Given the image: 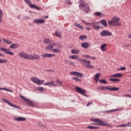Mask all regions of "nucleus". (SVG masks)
<instances>
[{"mask_svg":"<svg viewBox=\"0 0 131 131\" xmlns=\"http://www.w3.org/2000/svg\"><path fill=\"white\" fill-rule=\"evenodd\" d=\"M30 54H26L24 52H20L18 53V55L21 58H24V59H26L27 60H29V57Z\"/></svg>","mask_w":131,"mask_h":131,"instance_id":"11","label":"nucleus"},{"mask_svg":"<svg viewBox=\"0 0 131 131\" xmlns=\"http://www.w3.org/2000/svg\"><path fill=\"white\" fill-rule=\"evenodd\" d=\"M44 85H50V82L45 83Z\"/></svg>","mask_w":131,"mask_h":131,"instance_id":"55","label":"nucleus"},{"mask_svg":"<svg viewBox=\"0 0 131 131\" xmlns=\"http://www.w3.org/2000/svg\"><path fill=\"white\" fill-rule=\"evenodd\" d=\"M80 61L82 62L83 65H84L87 68H90V69L94 68V67L91 65L90 61L87 60L86 59H80Z\"/></svg>","mask_w":131,"mask_h":131,"instance_id":"6","label":"nucleus"},{"mask_svg":"<svg viewBox=\"0 0 131 131\" xmlns=\"http://www.w3.org/2000/svg\"><path fill=\"white\" fill-rule=\"evenodd\" d=\"M86 128H89L90 129H99L100 127L95 126H88Z\"/></svg>","mask_w":131,"mask_h":131,"instance_id":"26","label":"nucleus"},{"mask_svg":"<svg viewBox=\"0 0 131 131\" xmlns=\"http://www.w3.org/2000/svg\"><path fill=\"white\" fill-rule=\"evenodd\" d=\"M40 58V56H38L37 54H35L34 55H32L31 54H30L29 60H38Z\"/></svg>","mask_w":131,"mask_h":131,"instance_id":"12","label":"nucleus"},{"mask_svg":"<svg viewBox=\"0 0 131 131\" xmlns=\"http://www.w3.org/2000/svg\"><path fill=\"white\" fill-rule=\"evenodd\" d=\"M83 57H84V58H86V59H91V56L90 55H83Z\"/></svg>","mask_w":131,"mask_h":131,"instance_id":"50","label":"nucleus"},{"mask_svg":"<svg viewBox=\"0 0 131 131\" xmlns=\"http://www.w3.org/2000/svg\"><path fill=\"white\" fill-rule=\"evenodd\" d=\"M18 19H20V16H18Z\"/></svg>","mask_w":131,"mask_h":131,"instance_id":"64","label":"nucleus"},{"mask_svg":"<svg viewBox=\"0 0 131 131\" xmlns=\"http://www.w3.org/2000/svg\"><path fill=\"white\" fill-rule=\"evenodd\" d=\"M3 16V11L0 9V23H2V17Z\"/></svg>","mask_w":131,"mask_h":131,"instance_id":"44","label":"nucleus"},{"mask_svg":"<svg viewBox=\"0 0 131 131\" xmlns=\"http://www.w3.org/2000/svg\"><path fill=\"white\" fill-rule=\"evenodd\" d=\"M110 81H113L114 82H118L119 81H120V79H114V78H112V79H110Z\"/></svg>","mask_w":131,"mask_h":131,"instance_id":"32","label":"nucleus"},{"mask_svg":"<svg viewBox=\"0 0 131 131\" xmlns=\"http://www.w3.org/2000/svg\"><path fill=\"white\" fill-rule=\"evenodd\" d=\"M99 82H101V83H104V84H106L107 83V81L106 80L101 79L99 80Z\"/></svg>","mask_w":131,"mask_h":131,"instance_id":"42","label":"nucleus"},{"mask_svg":"<svg viewBox=\"0 0 131 131\" xmlns=\"http://www.w3.org/2000/svg\"><path fill=\"white\" fill-rule=\"evenodd\" d=\"M81 21L83 23V24L85 25V26H91L92 24H94L93 23H88L86 21L83 20V19H81Z\"/></svg>","mask_w":131,"mask_h":131,"instance_id":"30","label":"nucleus"},{"mask_svg":"<svg viewBox=\"0 0 131 131\" xmlns=\"http://www.w3.org/2000/svg\"><path fill=\"white\" fill-rule=\"evenodd\" d=\"M93 28L94 29H95V30H98V29H100V27L96 24H94L93 25Z\"/></svg>","mask_w":131,"mask_h":131,"instance_id":"39","label":"nucleus"},{"mask_svg":"<svg viewBox=\"0 0 131 131\" xmlns=\"http://www.w3.org/2000/svg\"><path fill=\"white\" fill-rule=\"evenodd\" d=\"M70 59H77L78 55H71L69 56Z\"/></svg>","mask_w":131,"mask_h":131,"instance_id":"38","label":"nucleus"},{"mask_svg":"<svg viewBox=\"0 0 131 131\" xmlns=\"http://www.w3.org/2000/svg\"><path fill=\"white\" fill-rule=\"evenodd\" d=\"M2 39L5 43H7V45H11V43H13V41L9 40V39H6L5 38H3Z\"/></svg>","mask_w":131,"mask_h":131,"instance_id":"20","label":"nucleus"},{"mask_svg":"<svg viewBox=\"0 0 131 131\" xmlns=\"http://www.w3.org/2000/svg\"><path fill=\"white\" fill-rule=\"evenodd\" d=\"M117 126L118 127H126V124L119 125Z\"/></svg>","mask_w":131,"mask_h":131,"instance_id":"46","label":"nucleus"},{"mask_svg":"<svg viewBox=\"0 0 131 131\" xmlns=\"http://www.w3.org/2000/svg\"><path fill=\"white\" fill-rule=\"evenodd\" d=\"M25 3L26 4H27V5H28L29 6L31 5V2H30V1L29 0H24Z\"/></svg>","mask_w":131,"mask_h":131,"instance_id":"48","label":"nucleus"},{"mask_svg":"<svg viewBox=\"0 0 131 131\" xmlns=\"http://www.w3.org/2000/svg\"><path fill=\"white\" fill-rule=\"evenodd\" d=\"M124 47H129V45H124Z\"/></svg>","mask_w":131,"mask_h":131,"instance_id":"61","label":"nucleus"},{"mask_svg":"<svg viewBox=\"0 0 131 131\" xmlns=\"http://www.w3.org/2000/svg\"><path fill=\"white\" fill-rule=\"evenodd\" d=\"M49 45L50 46L51 49L53 50V48H54V47L57 46V44H56V43H53Z\"/></svg>","mask_w":131,"mask_h":131,"instance_id":"47","label":"nucleus"},{"mask_svg":"<svg viewBox=\"0 0 131 131\" xmlns=\"http://www.w3.org/2000/svg\"><path fill=\"white\" fill-rule=\"evenodd\" d=\"M101 22L103 26H107V22L106 21V20H102Z\"/></svg>","mask_w":131,"mask_h":131,"instance_id":"40","label":"nucleus"},{"mask_svg":"<svg viewBox=\"0 0 131 131\" xmlns=\"http://www.w3.org/2000/svg\"><path fill=\"white\" fill-rule=\"evenodd\" d=\"M44 43H46V45H50L51 42H52V41L49 39H45L43 40Z\"/></svg>","mask_w":131,"mask_h":131,"instance_id":"31","label":"nucleus"},{"mask_svg":"<svg viewBox=\"0 0 131 131\" xmlns=\"http://www.w3.org/2000/svg\"><path fill=\"white\" fill-rule=\"evenodd\" d=\"M20 97L23 99L24 101L26 102V103H27L28 105L31 106V107H34V102L29 100L28 99L26 98L24 96L22 95H20Z\"/></svg>","mask_w":131,"mask_h":131,"instance_id":"7","label":"nucleus"},{"mask_svg":"<svg viewBox=\"0 0 131 131\" xmlns=\"http://www.w3.org/2000/svg\"><path fill=\"white\" fill-rule=\"evenodd\" d=\"M1 56H2L3 57L4 56V55L0 53V57H1Z\"/></svg>","mask_w":131,"mask_h":131,"instance_id":"62","label":"nucleus"},{"mask_svg":"<svg viewBox=\"0 0 131 131\" xmlns=\"http://www.w3.org/2000/svg\"><path fill=\"white\" fill-rule=\"evenodd\" d=\"M34 23L36 24H43L45 23V20L43 19H35L33 21Z\"/></svg>","mask_w":131,"mask_h":131,"instance_id":"17","label":"nucleus"},{"mask_svg":"<svg viewBox=\"0 0 131 131\" xmlns=\"http://www.w3.org/2000/svg\"><path fill=\"white\" fill-rule=\"evenodd\" d=\"M91 104H93V103H92V102H89V103H88L86 106H89L90 105H91Z\"/></svg>","mask_w":131,"mask_h":131,"instance_id":"58","label":"nucleus"},{"mask_svg":"<svg viewBox=\"0 0 131 131\" xmlns=\"http://www.w3.org/2000/svg\"><path fill=\"white\" fill-rule=\"evenodd\" d=\"M42 58H52L53 57H56V54L52 53H46L42 56Z\"/></svg>","mask_w":131,"mask_h":131,"instance_id":"15","label":"nucleus"},{"mask_svg":"<svg viewBox=\"0 0 131 131\" xmlns=\"http://www.w3.org/2000/svg\"><path fill=\"white\" fill-rule=\"evenodd\" d=\"M67 4H68V5H71V2H70V1L68 0L66 1Z\"/></svg>","mask_w":131,"mask_h":131,"instance_id":"54","label":"nucleus"},{"mask_svg":"<svg viewBox=\"0 0 131 131\" xmlns=\"http://www.w3.org/2000/svg\"><path fill=\"white\" fill-rule=\"evenodd\" d=\"M98 90H107V91H110L111 92H117V91H119V88L115 87L108 86H99L97 88Z\"/></svg>","mask_w":131,"mask_h":131,"instance_id":"3","label":"nucleus"},{"mask_svg":"<svg viewBox=\"0 0 131 131\" xmlns=\"http://www.w3.org/2000/svg\"><path fill=\"white\" fill-rule=\"evenodd\" d=\"M125 97L127 98H131V95L130 94H125L124 95Z\"/></svg>","mask_w":131,"mask_h":131,"instance_id":"52","label":"nucleus"},{"mask_svg":"<svg viewBox=\"0 0 131 131\" xmlns=\"http://www.w3.org/2000/svg\"><path fill=\"white\" fill-rule=\"evenodd\" d=\"M95 16H98V17H102V16H103V14H102V13L100 12H95Z\"/></svg>","mask_w":131,"mask_h":131,"instance_id":"37","label":"nucleus"},{"mask_svg":"<svg viewBox=\"0 0 131 131\" xmlns=\"http://www.w3.org/2000/svg\"><path fill=\"white\" fill-rule=\"evenodd\" d=\"M45 49L46 50V51H50V50L52 51V50L50 45L46 46Z\"/></svg>","mask_w":131,"mask_h":131,"instance_id":"41","label":"nucleus"},{"mask_svg":"<svg viewBox=\"0 0 131 131\" xmlns=\"http://www.w3.org/2000/svg\"><path fill=\"white\" fill-rule=\"evenodd\" d=\"M91 121H94V122H96L92 124H94L95 125H96V124H98L99 125H104L105 126H108V127H112V125L108 123H105V122L101 119L93 118L91 119Z\"/></svg>","mask_w":131,"mask_h":131,"instance_id":"1","label":"nucleus"},{"mask_svg":"<svg viewBox=\"0 0 131 131\" xmlns=\"http://www.w3.org/2000/svg\"><path fill=\"white\" fill-rule=\"evenodd\" d=\"M37 90H38V91H39V92H43L45 89L42 87H38V88H37Z\"/></svg>","mask_w":131,"mask_h":131,"instance_id":"45","label":"nucleus"},{"mask_svg":"<svg viewBox=\"0 0 131 131\" xmlns=\"http://www.w3.org/2000/svg\"><path fill=\"white\" fill-rule=\"evenodd\" d=\"M55 34L56 36H57V37H59V38H61L62 34L60 33V31H55Z\"/></svg>","mask_w":131,"mask_h":131,"instance_id":"27","label":"nucleus"},{"mask_svg":"<svg viewBox=\"0 0 131 131\" xmlns=\"http://www.w3.org/2000/svg\"><path fill=\"white\" fill-rule=\"evenodd\" d=\"M127 127H130L131 126V122H128L127 124H126Z\"/></svg>","mask_w":131,"mask_h":131,"instance_id":"51","label":"nucleus"},{"mask_svg":"<svg viewBox=\"0 0 131 131\" xmlns=\"http://www.w3.org/2000/svg\"><path fill=\"white\" fill-rule=\"evenodd\" d=\"M2 90H3V91H6L7 92H10V93H13L12 90H9L7 88H0V91H2Z\"/></svg>","mask_w":131,"mask_h":131,"instance_id":"33","label":"nucleus"},{"mask_svg":"<svg viewBox=\"0 0 131 131\" xmlns=\"http://www.w3.org/2000/svg\"><path fill=\"white\" fill-rule=\"evenodd\" d=\"M115 111H117V110H113L112 111H108V112H115Z\"/></svg>","mask_w":131,"mask_h":131,"instance_id":"56","label":"nucleus"},{"mask_svg":"<svg viewBox=\"0 0 131 131\" xmlns=\"http://www.w3.org/2000/svg\"><path fill=\"white\" fill-rule=\"evenodd\" d=\"M70 74L71 75H75V76H78L79 77H82V76H83L82 73L78 72H71L70 73Z\"/></svg>","mask_w":131,"mask_h":131,"instance_id":"13","label":"nucleus"},{"mask_svg":"<svg viewBox=\"0 0 131 131\" xmlns=\"http://www.w3.org/2000/svg\"><path fill=\"white\" fill-rule=\"evenodd\" d=\"M14 120H16V121H25L26 120V119L25 118H23L21 117H17L14 118Z\"/></svg>","mask_w":131,"mask_h":131,"instance_id":"16","label":"nucleus"},{"mask_svg":"<svg viewBox=\"0 0 131 131\" xmlns=\"http://www.w3.org/2000/svg\"><path fill=\"white\" fill-rule=\"evenodd\" d=\"M86 38L87 37L85 35H82L79 37V39H80V40H83V39H86Z\"/></svg>","mask_w":131,"mask_h":131,"instance_id":"34","label":"nucleus"},{"mask_svg":"<svg viewBox=\"0 0 131 131\" xmlns=\"http://www.w3.org/2000/svg\"><path fill=\"white\" fill-rule=\"evenodd\" d=\"M101 36H112V33L107 31L103 30L100 33Z\"/></svg>","mask_w":131,"mask_h":131,"instance_id":"10","label":"nucleus"},{"mask_svg":"<svg viewBox=\"0 0 131 131\" xmlns=\"http://www.w3.org/2000/svg\"><path fill=\"white\" fill-rule=\"evenodd\" d=\"M19 47V44L13 43L10 46V49H18Z\"/></svg>","mask_w":131,"mask_h":131,"instance_id":"23","label":"nucleus"},{"mask_svg":"<svg viewBox=\"0 0 131 131\" xmlns=\"http://www.w3.org/2000/svg\"><path fill=\"white\" fill-rule=\"evenodd\" d=\"M111 77H114V78H118V77H122V74L121 73H117L113 74Z\"/></svg>","mask_w":131,"mask_h":131,"instance_id":"22","label":"nucleus"},{"mask_svg":"<svg viewBox=\"0 0 131 131\" xmlns=\"http://www.w3.org/2000/svg\"><path fill=\"white\" fill-rule=\"evenodd\" d=\"M43 18H46L47 19L48 18H49V16H45L43 17Z\"/></svg>","mask_w":131,"mask_h":131,"instance_id":"60","label":"nucleus"},{"mask_svg":"<svg viewBox=\"0 0 131 131\" xmlns=\"http://www.w3.org/2000/svg\"><path fill=\"white\" fill-rule=\"evenodd\" d=\"M75 90H76L77 92L79 93V94H81L83 96H84L85 97H88V95L84 94L85 93H86V91L78 86L75 87Z\"/></svg>","mask_w":131,"mask_h":131,"instance_id":"8","label":"nucleus"},{"mask_svg":"<svg viewBox=\"0 0 131 131\" xmlns=\"http://www.w3.org/2000/svg\"><path fill=\"white\" fill-rule=\"evenodd\" d=\"M100 49L102 52H105V51H107V44L104 43L100 46Z\"/></svg>","mask_w":131,"mask_h":131,"instance_id":"18","label":"nucleus"},{"mask_svg":"<svg viewBox=\"0 0 131 131\" xmlns=\"http://www.w3.org/2000/svg\"><path fill=\"white\" fill-rule=\"evenodd\" d=\"M100 75H101V74H99V73L95 74V76L94 77V80L96 81V83H97L98 81H99V79L100 78Z\"/></svg>","mask_w":131,"mask_h":131,"instance_id":"19","label":"nucleus"},{"mask_svg":"<svg viewBox=\"0 0 131 131\" xmlns=\"http://www.w3.org/2000/svg\"><path fill=\"white\" fill-rule=\"evenodd\" d=\"M74 25V26H75L77 28H79V29H82V30L83 29V26H82V25H81L79 24L75 23Z\"/></svg>","mask_w":131,"mask_h":131,"instance_id":"28","label":"nucleus"},{"mask_svg":"<svg viewBox=\"0 0 131 131\" xmlns=\"http://www.w3.org/2000/svg\"><path fill=\"white\" fill-rule=\"evenodd\" d=\"M0 51H2V52H4L5 54H7V55H10V56H13L14 53L11 52L10 51L11 50L10 49L8 48H0Z\"/></svg>","mask_w":131,"mask_h":131,"instance_id":"9","label":"nucleus"},{"mask_svg":"<svg viewBox=\"0 0 131 131\" xmlns=\"http://www.w3.org/2000/svg\"><path fill=\"white\" fill-rule=\"evenodd\" d=\"M73 79H74V80H76V81H78L79 82H80V81H81V80L75 77H73Z\"/></svg>","mask_w":131,"mask_h":131,"instance_id":"43","label":"nucleus"},{"mask_svg":"<svg viewBox=\"0 0 131 131\" xmlns=\"http://www.w3.org/2000/svg\"><path fill=\"white\" fill-rule=\"evenodd\" d=\"M79 7L80 9H81V10H82V8H84V9L83 10L86 13H89V12H90V6H89L87 4L80 3V5H79Z\"/></svg>","mask_w":131,"mask_h":131,"instance_id":"5","label":"nucleus"},{"mask_svg":"<svg viewBox=\"0 0 131 131\" xmlns=\"http://www.w3.org/2000/svg\"><path fill=\"white\" fill-rule=\"evenodd\" d=\"M81 47L86 49L88 47H90V43L89 42H83L81 43Z\"/></svg>","mask_w":131,"mask_h":131,"instance_id":"25","label":"nucleus"},{"mask_svg":"<svg viewBox=\"0 0 131 131\" xmlns=\"http://www.w3.org/2000/svg\"><path fill=\"white\" fill-rule=\"evenodd\" d=\"M56 82H57V83H58V84H59L60 85H63V83L62 82V81H61L59 80H57L56 81Z\"/></svg>","mask_w":131,"mask_h":131,"instance_id":"49","label":"nucleus"},{"mask_svg":"<svg viewBox=\"0 0 131 131\" xmlns=\"http://www.w3.org/2000/svg\"><path fill=\"white\" fill-rule=\"evenodd\" d=\"M2 101L6 103V104L9 105V106H11V107H13V108H16V109H18L19 108V107L15 105V104H13V103H11V102H9L8 100L5 99H2Z\"/></svg>","mask_w":131,"mask_h":131,"instance_id":"14","label":"nucleus"},{"mask_svg":"<svg viewBox=\"0 0 131 131\" xmlns=\"http://www.w3.org/2000/svg\"><path fill=\"white\" fill-rule=\"evenodd\" d=\"M90 59H93V60H96V57H90Z\"/></svg>","mask_w":131,"mask_h":131,"instance_id":"57","label":"nucleus"},{"mask_svg":"<svg viewBox=\"0 0 131 131\" xmlns=\"http://www.w3.org/2000/svg\"><path fill=\"white\" fill-rule=\"evenodd\" d=\"M86 28V30H91V28H90V27H86L85 28Z\"/></svg>","mask_w":131,"mask_h":131,"instance_id":"59","label":"nucleus"},{"mask_svg":"<svg viewBox=\"0 0 131 131\" xmlns=\"http://www.w3.org/2000/svg\"><path fill=\"white\" fill-rule=\"evenodd\" d=\"M58 48H61V46H58Z\"/></svg>","mask_w":131,"mask_h":131,"instance_id":"63","label":"nucleus"},{"mask_svg":"<svg viewBox=\"0 0 131 131\" xmlns=\"http://www.w3.org/2000/svg\"><path fill=\"white\" fill-rule=\"evenodd\" d=\"M51 52L54 54H60L61 50L59 49H53L51 50Z\"/></svg>","mask_w":131,"mask_h":131,"instance_id":"21","label":"nucleus"},{"mask_svg":"<svg viewBox=\"0 0 131 131\" xmlns=\"http://www.w3.org/2000/svg\"><path fill=\"white\" fill-rule=\"evenodd\" d=\"M29 7L33 9H36V10H40V8L38 7L33 4H31V5H29Z\"/></svg>","mask_w":131,"mask_h":131,"instance_id":"29","label":"nucleus"},{"mask_svg":"<svg viewBox=\"0 0 131 131\" xmlns=\"http://www.w3.org/2000/svg\"><path fill=\"white\" fill-rule=\"evenodd\" d=\"M50 85H52V86H57L58 84L55 83V82L52 81L50 82Z\"/></svg>","mask_w":131,"mask_h":131,"instance_id":"36","label":"nucleus"},{"mask_svg":"<svg viewBox=\"0 0 131 131\" xmlns=\"http://www.w3.org/2000/svg\"><path fill=\"white\" fill-rule=\"evenodd\" d=\"M71 52L72 54L76 55V54H79V53H80V50H78L77 49H72L71 50Z\"/></svg>","mask_w":131,"mask_h":131,"instance_id":"24","label":"nucleus"},{"mask_svg":"<svg viewBox=\"0 0 131 131\" xmlns=\"http://www.w3.org/2000/svg\"><path fill=\"white\" fill-rule=\"evenodd\" d=\"M126 69V68H125V67H121L120 69H119V70H125Z\"/></svg>","mask_w":131,"mask_h":131,"instance_id":"53","label":"nucleus"},{"mask_svg":"<svg viewBox=\"0 0 131 131\" xmlns=\"http://www.w3.org/2000/svg\"><path fill=\"white\" fill-rule=\"evenodd\" d=\"M119 21H120V18L114 17L112 18V20L108 21V24L113 26H120L121 24L119 23Z\"/></svg>","mask_w":131,"mask_h":131,"instance_id":"2","label":"nucleus"},{"mask_svg":"<svg viewBox=\"0 0 131 131\" xmlns=\"http://www.w3.org/2000/svg\"><path fill=\"white\" fill-rule=\"evenodd\" d=\"M31 80L32 82H34V83H36V84H38V85L42 84L45 82V80H40L38 78L34 77L31 78Z\"/></svg>","mask_w":131,"mask_h":131,"instance_id":"4","label":"nucleus"},{"mask_svg":"<svg viewBox=\"0 0 131 131\" xmlns=\"http://www.w3.org/2000/svg\"><path fill=\"white\" fill-rule=\"evenodd\" d=\"M8 62V60L6 59H0V64H3L4 63L5 64Z\"/></svg>","mask_w":131,"mask_h":131,"instance_id":"35","label":"nucleus"}]
</instances>
